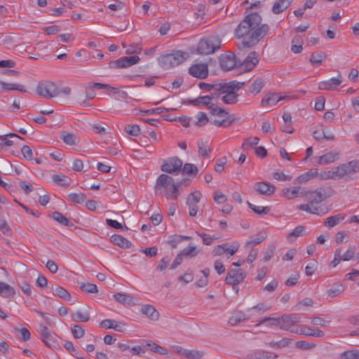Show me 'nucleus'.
Here are the masks:
<instances>
[{
  "instance_id": "1",
  "label": "nucleus",
  "mask_w": 359,
  "mask_h": 359,
  "mask_svg": "<svg viewBox=\"0 0 359 359\" xmlns=\"http://www.w3.org/2000/svg\"><path fill=\"white\" fill-rule=\"evenodd\" d=\"M305 196L307 203L299 205L298 208L300 210L318 215L326 214L329 211L327 208H323L319 205L329 197L324 187H320L313 191H306Z\"/></svg>"
},
{
  "instance_id": "2",
  "label": "nucleus",
  "mask_w": 359,
  "mask_h": 359,
  "mask_svg": "<svg viewBox=\"0 0 359 359\" xmlns=\"http://www.w3.org/2000/svg\"><path fill=\"white\" fill-rule=\"evenodd\" d=\"M202 97H205L206 99H204L201 100V104L206 107L208 109H210V113L212 115H219L222 116L224 118H222L221 121L219 119H214L212 123L218 127H228L230 126V124L233 122V118L229 115V112L226 111L224 109H222L221 107H217V104L214 103L213 102H211L210 100V97L208 96H202Z\"/></svg>"
},
{
  "instance_id": "3",
  "label": "nucleus",
  "mask_w": 359,
  "mask_h": 359,
  "mask_svg": "<svg viewBox=\"0 0 359 359\" xmlns=\"http://www.w3.org/2000/svg\"><path fill=\"white\" fill-rule=\"evenodd\" d=\"M244 82H238L232 81L230 82H223L219 90V93L224 95L221 100L224 104H233L236 102V92L239 90L242 86L244 85Z\"/></svg>"
},
{
  "instance_id": "4",
  "label": "nucleus",
  "mask_w": 359,
  "mask_h": 359,
  "mask_svg": "<svg viewBox=\"0 0 359 359\" xmlns=\"http://www.w3.org/2000/svg\"><path fill=\"white\" fill-rule=\"evenodd\" d=\"M188 57L187 53L176 50L172 53L161 55L158 58V62L163 68L170 69L182 64Z\"/></svg>"
},
{
  "instance_id": "5",
  "label": "nucleus",
  "mask_w": 359,
  "mask_h": 359,
  "mask_svg": "<svg viewBox=\"0 0 359 359\" xmlns=\"http://www.w3.org/2000/svg\"><path fill=\"white\" fill-rule=\"evenodd\" d=\"M221 39L219 36H210L200 40L197 51L199 54L209 55L214 53L221 47Z\"/></svg>"
},
{
  "instance_id": "6",
  "label": "nucleus",
  "mask_w": 359,
  "mask_h": 359,
  "mask_svg": "<svg viewBox=\"0 0 359 359\" xmlns=\"http://www.w3.org/2000/svg\"><path fill=\"white\" fill-rule=\"evenodd\" d=\"M220 68L224 72H229L238 65L245 66L247 63V57L241 60L236 57V55L232 52H227L219 57Z\"/></svg>"
},
{
  "instance_id": "7",
  "label": "nucleus",
  "mask_w": 359,
  "mask_h": 359,
  "mask_svg": "<svg viewBox=\"0 0 359 359\" xmlns=\"http://www.w3.org/2000/svg\"><path fill=\"white\" fill-rule=\"evenodd\" d=\"M235 37L240 41L237 43L238 55H244L247 49V15L239 23L234 32Z\"/></svg>"
},
{
  "instance_id": "8",
  "label": "nucleus",
  "mask_w": 359,
  "mask_h": 359,
  "mask_svg": "<svg viewBox=\"0 0 359 359\" xmlns=\"http://www.w3.org/2000/svg\"><path fill=\"white\" fill-rule=\"evenodd\" d=\"M36 91L38 95L46 99L55 97L60 94V91L56 85L50 81L39 82Z\"/></svg>"
},
{
  "instance_id": "9",
  "label": "nucleus",
  "mask_w": 359,
  "mask_h": 359,
  "mask_svg": "<svg viewBox=\"0 0 359 359\" xmlns=\"http://www.w3.org/2000/svg\"><path fill=\"white\" fill-rule=\"evenodd\" d=\"M269 27L267 24L248 28V47L256 45L268 33Z\"/></svg>"
},
{
  "instance_id": "10",
  "label": "nucleus",
  "mask_w": 359,
  "mask_h": 359,
  "mask_svg": "<svg viewBox=\"0 0 359 359\" xmlns=\"http://www.w3.org/2000/svg\"><path fill=\"white\" fill-rule=\"evenodd\" d=\"M245 272L240 269H231L227 273L226 283L232 286L233 290L236 294L238 292V285L243 282L245 278Z\"/></svg>"
},
{
  "instance_id": "11",
  "label": "nucleus",
  "mask_w": 359,
  "mask_h": 359,
  "mask_svg": "<svg viewBox=\"0 0 359 359\" xmlns=\"http://www.w3.org/2000/svg\"><path fill=\"white\" fill-rule=\"evenodd\" d=\"M279 329L285 331L296 330L294 325L300 322V317L297 314H284L278 318Z\"/></svg>"
},
{
  "instance_id": "12",
  "label": "nucleus",
  "mask_w": 359,
  "mask_h": 359,
  "mask_svg": "<svg viewBox=\"0 0 359 359\" xmlns=\"http://www.w3.org/2000/svg\"><path fill=\"white\" fill-rule=\"evenodd\" d=\"M182 165V161L178 157H172L164 161L161 169L163 172L177 175L181 171Z\"/></svg>"
},
{
  "instance_id": "13",
  "label": "nucleus",
  "mask_w": 359,
  "mask_h": 359,
  "mask_svg": "<svg viewBox=\"0 0 359 359\" xmlns=\"http://www.w3.org/2000/svg\"><path fill=\"white\" fill-rule=\"evenodd\" d=\"M337 179H341L346 175L355 172L359 170V165L355 161H351L346 163L340 164L339 166L334 168Z\"/></svg>"
},
{
  "instance_id": "14",
  "label": "nucleus",
  "mask_w": 359,
  "mask_h": 359,
  "mask_svg": "<svg viewBox=\"0 0 359 359\" xmlns=\"http://www.w3.org/2000/svg\"><path fill=\"white\" fill-rule=\"evenodd\" d=\"M174 179L165 174H161L157 179L155 185L156 194H162L163 191L168 187L175 184Z\"/></svg>"
},
{
  "instance_id": "15",
  "label": "nucleus",
  "mask_w": 359,
  "mask_h": 359,
  "mask_svg": "<svg viewBox=\"0 0 359 359\" xmlns=\"http://www.w3.org/2000/svg\"><path fill=\"white\" fill-rule=\"evenodd\" d=\"M253 189L262 195L270 197L274 194L276 187L268 182L262 181L256 182L253 185Z\"/></svg>"
},
{
  "instance_id": "16",
  "label": "nucleus",
  "mask_w": 359,
  "mask_h": 359,
  "mask_svg": "<svg viewBox=\"0 0 359 359\" xmlns=\"http://www.w3.org/2000/svg\"><path fill=\"white\" fill-rule=\"evenodd\" d=\"M343 77L339 73L337 77H333L327 81H320L318 83V89L320 90H334L341 85Z\"/></svg>"
},
{
  "instance_id": "17",
  "label": "nucleus",
  "mask_w": 359,
  "mask_h": 359,
  "mask_svg": "<svg viewBox=\"0 0 359 359\" xmlns=\"http://www.w3.org/2000/svg\"><path fill=\"white\" fill-rule=\"evenodd\" d=\"M189 73L196 78L204 79L208 76V65L205 63L193 65L189 67Z\"/></svg>"
},
{
  "instance_id": "18",
  "label": "nucleus",
  "mask_w": 359,
  "mask_h": 359,
  "mask_svg": "<svg viewBox=\"0 0 359 359\" xmlns=\"http://www.w3.org/2000/svg\"><path fill=\"white\" fill-rule=\"evenodd\" d=\"M287 97L280 95L276 93H268L264 95L261 101L262 107H273L279 101L285 100Z\"/></svg>"
},
{
  "instance_id": "19",
  "label": "nucleus",
  "mask_w": 359,
  "mask_h": 359,
  "mask_svg": "<svg viewBox=\"0 0 359 359\" xmlns=\"http://www.w3.org/2000/svg\"><path fill=\"white\" fill-rule=\"evenodd\" d=\"M292 333L317 338H323L325 336L323 331L318 329H312L307 326H303L302 328H297L296 330H292Z\"/></svg>"
},
{
  "instance_id": "20",
  "label": "nucleus",
  "mask_w": 359,
  "mask_h": 359,
  "mask_svg": "<svg viewBox=\"0 0 359 359\" xmlns=\"http://www.w3.org/2000/svg\"><path fill=\"white\" fill-rule=\"evenodd\" d=\"M306 191L305 188L300 187L283 189L282 196L288 200H291L297 197L305 196Z\"/></svg>"
},
{
  "instance_id": "21",
  "label": "nucleus",
  "mask_w": 359,
  "mask_h": 359,
  "mask_svg": "<svg viewBox=\"0 0 359 359\" xmlns=\"http://www.w3.org/2000/svg\"><path fill=\"white\" fill-rule=\"evenodd\" d=\"M270 309L271 306L266 304V303H259L258 304L248 309V319L256 316L262 315L263 313L269 311Z\"/></svg>"
},
{
  "instance_id": "22",
  "label": "nucleus",
  "mask_w": 359,
  "mask_h": 359,
  "mask_svg": "<svg viewBox=\"0 0 359 359\" xmlns=\"http://www.w3.org/2000/svg\"><path fill=\"white\" fill-rule=\"evenodd\" d=\"M339 157V154L338 152L335 151H331L320 156L318 163L320 165L331 163L338 160Z\"/></svg>"
},
{
  "instance_id": "23",
  "label": "nucleus",
  "mask_w": 359,
  "mask_h": 359,
  "mask_svg": "<svg viewBox=\"0 0 359 359\" xmlns=\"http://www.w3.org/2000/svg\"><path fill=\"white\" fill-rule=\"evenodd\" d=\"M266 84L265 79L259 77L257 78L249 87L248 91L254 95H257Z\"/></svg>"
},
{
  "instance_id": "24",
  "label": "nucleus",
  "mask_w": 359,
  "mask_h": 359,
  "mask_svg": "<svg viewBox=\"0 0 359 359\" xmlns=\"http://www.w3.org/2000/svg\"><path fill=\"white\" fill-rule=\"evenodd\" d=\"M142 314L147 316L151 320H157L159 318L158 312L151 305H144L141 308Z\"/></svg>"
},
{
  "instance_id": "25",
  "label": "nucleus",
  "mask_w": 359,
  "mask_h": 359,
  "mask_svg": "<svg viewBox=\"0 0 359 359\" xmlns=\"http://www.w3.org/2000/svg\"><path fill=\"white\" fill-rule=\"evenodd\" d=\"M293 0H278L276 1L272 7V11L274 14H279L287 9Z\"/></svg>"
},
{
  "instance_id": "26",
  "label": "nucleus",
  "mask_w": 359,
  "mask_h": 359,
  "mask_svg": "<svg viewBox=\"0 0 359 359\" xmlns=\"http://www.w3.org/2000/svg\"><path fill=\"white\" fill-rule=\"evenodd\" d=\"M110 240L114 245L123 248H129L132 245L131 243L127 238L118 234L111 236Z\"/></svg>"
},
{
  "instance_id": "27",
  "label": "nucleus",
  "mask_w": 359,
  "mask_h": 359,
  "mask_svg": "<svg viewBox=\"0 0 359 359\" xmlns=\"http://www.w3.org/2000/svg\"><path fill=\"white\" fill-rule=\"evenodd\" d=\"M346 215L344 213H339L334 216L329 217L324 222V225L329 228H332L343 221Z\"/></svg>"
},
{
  "instance_id": "28",
  "label": "nucleus",
  "mask_w": 359,
  "mask_h": 359,
  "mask_svg": "<svg viewBox=\"0 0 359 359\" xmlns=\"http://www.w3.org/2000/svg\"><path fill=\"white\" fill-rule=\"evenodd\" d=\"M50 290L54 295L57 296L64 300L69 301L71 299L70 293L67 290L59 285L52 286Z\"/></svg>"
},
{
  "instance_id": "29",
  "label": "nucleus",
  "mask_w": 359,
  "mask_h": 359,
  "mask_svg": "<svg viewBox=\"0 0 359 359\" xmlns=\"http://www.w3.org/2000/svg\"><path fill=\"white\" fill-rule=\"evenodd\" d=\"M15 291L14 288L6 283L0 282V295L5 298L14 297Z\"/></svg>"
},
{
  "instance_id": "30",
  "label": "nucleus",
  "mask_w": 359,
  "mask_h": 359,
  "mask_svg": "<svg viewBox=\"0 0 359 359\" xmlns=\"http://www.w3.org/2000/svg\"><path fill=\"white\" fill-rule=\"evenodd\" d=\"M113 297L116 301L123 305H130V304H133V297L130 294L120 292L114 294Z\"/></svg>"
},
{
  "instance_id": "31",
  "label": "nucleus",
  "mask_w": 359,
  "mask_h": 359,
  "mask_svg": "<svg viewBox=\"0 0 359 359\" xmlns=\"http://www.w3.org/2000/svg\"><path fill=\"white\" fill-rule=\"evenodd\" d=\"M41 340L46 346L51 349L56 348L59 346L57 337L54 333H50L47 337H43Z\"/></svg>"
},
{
  "instance_id": "32",
  "label": "nucleus",
  "mask_w": 359,
  "mask_h": 359,
  "mask_svg": "<svg viewBox=\"0 0 359 359\" xmlns=\"http://www.w3.org/2000/svg\"><path fill=\"white\" fill-rule=\"evenodd\" d=\"M318 176V172L317 170H312L305 172L304 174L300 175L299 177H297L295 179V182L299 184L305 183L310 180L311 179H313L314 177H316Z\"/></svg>"
},
{
  "instance_id": "33",
  "label": "nucleus",
  "mask_w": 359,
  "mask_h": 359,
  "mask_svg": "<svg viewBox=\"0 0 359 359\" xmlns=\"http://www.w3.org/2000/svg\"><path fill=\"white\" fill-rule=\"evenodd\" d=\"M60 138L65 144L69 145H76L78 143L77 137L75 135L66 131H62L61 133Z\"/></svg>"
},
{
  "instance_id": "34",
  "label": "nucleus",
  "mask_w": 359,
  "mask_h": 359,
  "mask_svg": "<svg viewBox=\"0 0 359 359\" xmlns=\"http://www.w3.org/2000/svg\"><path fill=\"white\" fill-rule=\"evenodd\" d=\"M163 193L168 200H176L179 195L178 184H172L168 189L164 190Z\"/></svg>"
},
{
  "instance_id": "35",
  "label": "nucleus",
  "mask_w": 359,
  "mask_h": 359,
  "mask_svg": "<svg viewBox=\"0 0 359 359\" xmlns=\"http://www.w3.org/2000/svg\"><path fill=\"white\" fill-rule=\"evenodd\" d=\"M262 18L258 13H252L248 14V28H252L253 26H261Z\"/></svg>"
},
{
  "instance_id": "36",
  "label": "nucleus",
  "mask_w": 359,
  "mask_h": 359,
  "mask_svg": "<svg viewBox=\"0 0 359 359\" xmlns=\"http://www.w3.org/2000/svg\"><path fill=\"white\" fill-rule=\"evenodd\" d=\"M53 182L57 184L58 186L67 187L70 184L71 180L68 177L59 174V175H54L53 176Z\"/></svg>"
},
{
  "instance_id": "37",
  "label": "nucleus",
  "mask_w": 359,
  "mask_h": 359,
  "mask_svg": "<svg viewBox=\"0 0 359 359\" xmlns=\"http://www.w3.org/2000/svg\"><path fill=\"white\" fill-rule=\"evenodd\" d=\"M262 324H264L268 327H278V318L265 317L258 320L257 323L255 325V326H259Z\"/></svg>"
},
{
  "instance_id": "38",
  "label": "nucleus",
  "mask_w": 359,
  "mask_h": 359,
  "mask_svg": "<svg viewBox=\"0 0 359 359\" xmlns=\"http://www.w3.org/2000/svg\"><path fill=\"white\" fill-rule=\"evenodd\" d=\"M50 217L55 221L57 222L58 223L64 226H71L73 225L65 216H64L62 213H60L58 211L53 212Z\"/></svg>"
},
{
  "instance_id": "39",
  "label": "nucleus",
  "mask_w": 359,
  "mask_h": 359,
  "mask_svg": "<svg viewBox=\"0 0 359 359\" xmlns=\"http://www.w3.org/2000/svg\"><path fill=\"white\" fill-rule=\"evenodd\" d=\"M290 342L291 339L288 338H283L277 341H271L270 342H268L266 345L271 348L279 349L287 346Z\"/></svg>"
},
{
  "instance_id": "40",
  "label": "nucleus",
  "mask_w": 359,
  "mask_h": 359,
  "mask_svg": "<svg viewBox=\"0 0 359 359\" xmlns=\"http://www.w3.org/2000/svg\"><path fill=\"white\" fill-rule=\"evenodd\" d=\"M72 320L74 322H88L90 319V314L88 312H81L78 311L74 313L72 316Z\"/></svg>"
},
{
  "instance_id": "41",
  "label": "nucleus",
  "mask_w": 359,
  "mask_h": 359,
  "mask_svg": "<svg viewBox=\"0 0 359 359\" xmlns=\"http://www.w3.org/2000/svg\"><path fill=\"white\" fill-rule=\"evenodd\" d=\"M259 61V54L252 51L248 54V72L254 69Z\"/></svg>"
},
{
  "instance_id": "42",
  "label": "nucleus",
  "mask_w": 359,
  "mask_h": 359,
  "mask_svg": "<svg viewBox=\"0 0 359 359\" xmlns=\"http://www.w3.org/2000/svg\"><path fill=\"white\" fill-rule=\"evenodd\" d=\"M291 50L294 53H299L302 51V39L299 35L295 36L292 41Z\"/></svg>"
},
{
  "instance_id": "43",
  "label": "nucleus",
  "mask_w": 359,
  "mask_h": 359,
  "mask_svg": "<svg viewBox=\"0 0 359 359\" xmlns=\"http://www.w3.org/2000/svg\"><path fill=\"white\" fill-rule=\"evenodd\" d=\"M198 154L200 156L203 157H209L211 151L207 142H205L203 140L198 141Z\"/></svg>"
},
{
  "instance_id": "44",
  "label": "nucleus",
  "mask_w": 359,
  "mask_h": 359,
  "mask_svg": "<svg viewBox=\"0 0 359 359\" xmlns=\"http://www.w3.org/2000/svg\"><path fill=\"white\" fill-rule=\"evenodd\" d=\"M191 238L188 236L175 235V236H170L168 242L172 248H175L177 247V244L180 243L181 241H182L183 240H191Z\"/></svg>"
},
{
  "instance_id": "45",
  "label": "nucleus",
  "mask_w": 359,
  "mask_h": 359,
  "mask_svg": "<svg viewBox=\"0 0 359 359\" xmlns=\"http://www.w3.org/2000/svg\"><path fill=\"white\" fill-rule=\"evenodd\" d=\"M248 208H250L256 214H257L260 216H263V215L268 214L271 210L269 207L255 205L249 202H248Z\"/></svg>"
},
{
  "instance_id": "46",
  "label": "nucleus",
  "mask_w": 359,
  "mask_h": 359,
  "mask_svg": "<svg viewBox=\"0 0 359 359\" xmlns=\"http://www.w3.org/2000/svg\"><path fill=\"white\" fill-rule=\"evenodd\" d=\"M196 121L195 122V125L198 127H203L205 126L210 121L207 115L202 111H199L196 115Z\"/></svg>"
},
{
  "instance_id": "47",
  "label": "nucleus",
  "mask_w": 359,
  "mask_h": 359,
  "mask_svg": "<svg viewBox=\"0 0 359 359\" xmlns=\"http://www.w3.org/2000/svg\"><path fill=\"white\" fill-rule=\"evenodd\" d=\"M182 172L185 175H196L198 172L197 167L192 163H185L183 167H182Z\"/></svg>"
},
{
  "instance_id": "48",
  "label": "nucleus",
  "mask_w": 359,
  "mask_h": 359,
  "mask_svg": "<svg viewBox=\"0 0 359 359\" xmlns=\"http://www.w3.org/2000/svg\"><path fill=\"white\" fill-rule=\"evenodd\" d=\"M356 248L353 245H350L346 251L341 255L342 261H349L355 257Z\"/></svg>"
},
{
  "instance_id": "49",
  "label": "nucleus",
  "mask_w": 359,
  "mask_h": 359,
  "mask_svg": "<svg viewBox=\"0 0 359 359\" xmlns=\"http://www.w3.org/2000/svg\"><path fill=\"white\" fill-rule=\"evenodd\" d=\"M222 86V83H207L204 82H200L198 86L201 89L206 90L208 91L215 90L219 91L220 87Z\"/></svg>"
},
{
  "instance_id": "50",
  "label": "nucleus",
  "mask_w": 359,
  "mask_h": 359,
  "mask_svg": "<svg viewBox=\"0 0 359 359\" xmlns=\"http://www.w3.org/2000/svg\"><path fill=\"white\" fill-rule=\"evenodd\" d=\"M305 233V227L299 225L295 227L292 231L288 234L287 239L290 241L292 240V237L297 238L304 236Z\"/></svg>"
},
{
  "instance_id": "51",
  "label": "nucleus",
  "mask_w": 359,
  "mask_h": 359,
  "mask_svg": "<svg viewBox=\"0 0 359 359\" xmlns=\"http://www.w3.org/2000/svg\"><path fill=\"white\" fill-rule=\"evenodd\" d=\"M109 65L110 68H126V67H128V66L127 65V62H126V57H120L119 59H118L116 60H114V61H111L109 63Z\"/></svg>"
},
{
  "instance_id": "52",
  "label": "nucleus",
  "mask_w": 359,
  "mask_h": 359,
  "mask_svg": "<svg viewBox=\"0 0 359 359\" xmlns=\"http://www.w3.org/2000/svg\"><path fill=\"white\" fill-rule=\"evenodd\" d=\"M181 253L183 256L187 257H194L197 255L198 251L195 245L189 244V246L184 248Z\"/></svg>"
},
{
  "instance_id": "53",
  "label": "nucleus",
  "mask_w": 359,
  "mask_h": 359,
  "mask_svg": "<svg viewBox=\"0 0 359 359\" xmlns=\"http://www.w3.org/2000/svg\"><path fill=\"white\" fill-rule=\"evenodd\" d=\"M183 354L189 359H201L203 354L202 352L197 350H186L183 351Z\"/></svg>"
},
{
  "instance_id": "54",
  "label": "nucleus",
  "mask_w": 359,
  "mask_h": 359,
  "mask_svg": "<svg viewBox=\"0 0 359 359\" xmlns=\"http://www.w3.org/2000/svg\"><path fill=\"white\" fill-rule=\"evenodd\" d=\"M325 57L326 56L323 52L313 53L310 57L309 61L312 64H316L319 65L323 62Z\"/></svg>"
},
{
  "instance_id": "55",
  "label": "nucleus",
  "mask_w": 359,
  "mask_h": 359,
  "mask_svg": "<svg viewBox=\"0 0 359 359\" xmlns=\"http://www.w3.org/2000/svg\"><path fill=\"white\" fill-rule=\"evenodd\" d=\"M267 237L265 232H259L255 237H251L250 240L248 241V248L250 245H256L262 243Z\"/></svg>"
},
{
  "instance_id": "56",
  "label": "nucleus",
  "mask_w": 359,
  "mask_h": 359,
  "mask_svg": "<svg viewBox=\"0 0 359 359\" xmlns=\"http://www.w3.org/2000/svg\"><path fill=\"white\" fill-rule=\"evenodd\" d=\"M341 359H359V350H351L343 352Z\"/></svg>"
},
{
  "instance_id": "57",
  "label": "nucleus",
  "mask_w": 359,
  "mask_h": 359,
  "mask_svg": "<svg viewBox=\"0 0 359 359\" xmlns=\"http://www.w3.org/2000/svg\"><path fill=\"white\" fill-rule=\"evenodd\" d=\"M68 198L69 201L76 203H82L86 200V196L82 194H76V193H72L68 195Z\"/></svg>"
},
{
  "instance_id": "58",
  "label": "nucleus",
  "mask_w": 359,
  "mask_h": 359,
  "mask_svg": "<svg viewBox=\"0 0 359 359\" xmlns=\"http://www.w3.org/2000/svg\"><path fill=\"white\" fill-rule=\"evenodd\" d=\"M81 290L86 293H97V287L95 284L90 283H82L80 285Z\"/></svg>"
},
{
  "instance_id": "59",
  "label": "nucleus",
  "mask_w": 359,
  "mask_h": 359,
  "mask_svg": "<svg viewBox=\"0 0 359 359\" xmlns=\"http://www.w3.org/2000/svg\"><path fill=\"white\" fill-rule=\"evenodd\" d=\"M125 131L132 136H137L140 133V128L136 124H128L125 126Z\"/></svg>"
},
{
  "instance_id": "60",
  "label": "nucleus",
  "mask_w": 359,
  "mask_h": 359,
  "mask_svg": "<svg viewBox=\"0 0 359 359\" xmlns=\"http://www.w3.org/2000/svg\"><path fill=\"white\" fill-rule=\"evenodd\" d=\"M330 321L326 320L320 317H313L311 318V323L313 325L326 327L329 326Z\"/></svg>"
},
{
  "instance_id": "61",
  "label": "nucleus",
  "mask_w": 359,
  "mask_h": 359,
  "mask_svg": "<svg viewBox=\"0 0 359 359\" xmlns=\"http://www.w3.org/2000/svg\"><path fill=\"white\" fill-rule=\"evenodd\" d=\"M344 290V287L342 284H336L328 290L327 293L330 297H334L342 292Z\"/></svg>"
},
{
  "instance_id": "62",
  "label": "nucleus",
  "mask_w": 359,
  "mask_h": 359,
  "mask_svg": "<svg viewBox=\"0 0 359 359\" xmlns=\"http://www.w3.org/2000/svg\"><path fill=\"white\" fill-rule=\"evenodd\" d=\"M197 234L203 239V244L206 245H210L212 244L213 241L215 239H217L218 236H210V235L205 233H199L197 232Z\"/></svg>"
},
{
  "instance_id": "63",
  "label": "nucleus",
  "mask_w": 359,
  "mask_h": 359,
  "mask_svg": "<svg viewBox=\"0 0 359 359\" xmlns=\"http://www.w3.org/2000/svg\"><path fill=\"white\" fill-rule=\"evenodd\" d=\"M72 333L74 338L81 339L83 337L85 334L84 330L78 325H74L71 328Z\"/></svg>"
},
{
  "instance_id": "64",
  "label": "nucleus",
  "mask_w": 359,
  "mask_h": 359,
  "mask_svg": "<svg viewBox=\"0 0 359 359\" xmlns=\"http://www.w3.org/2000/svg\"><path fill=\"white\" fill-rule=\"evenodd\" d=\"M245 320V315L244 313H238L233 316H231L229 320V323L233 326L238 324L240 322L244 321Z\"/></svg>"
}]
</instances>
